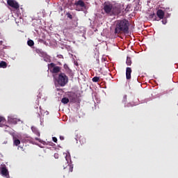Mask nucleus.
<instances>
[{
    "instance_id": "nucleus-1",
    "label": "nucleus",
    "mask_w": 178,
    "mask_h": 178,
    "mask_svg": "<svg viewBox=\"0 0 178 178\" xmlns=\"http://www.w3.org/2000/svg\"><path fill=\"white\" fill-rule=\"evenodd\" d=\"M103 10L108 14V15H120L122 13L121 7L118 4H113L112 3H104Z\"/></svg>"
},
{
    "instance_id": "nucleus-2",
    "label": "nucleus",
    "mask_w": 178,
    "mask_h": 178,
    "mask_svg": "<svg viewBox=\"0 0 178 178\" xmlns=\"http://www.w3.org/2000/svg\"><path fill=\"white\" fill-rule=\"evenodd\" d=\"M129 29V22L127 19H119L116 22V26L115 29V33H127Z\"/></svg>"
},
{
    "instance_id": "nucleus-3",
    "label": "nucleus",
    "mask_w": 178,
    "mask_h": 178,
    "mask_svg": "<svg viewBox=\"0 0 178 178\" xmlns=\"http://www.w3.org/2000/svg\"><path fill=\"white\" fill-rule=\"evenodd\" d=\"M56 81L60 86H65L69 82V77L65 72H60L56 79Z\"/></svg>"
},
{
    "instance_id": "nucleus-4",
    "label": "nucleus",
    "mask_w": 178,
    "mask_h": 178,
    "mask_svg": "<svg viewBox=\"0 0 178 178\" xmlns=\"http://www.w3.org/2000/svg\"><path fill=\"white\" fill-rule=\"evenodd\" d=\"M70 156L69 155H66L65 159H63L60 161V164L64 169H66L67 170L68 173H71L74 170V166L72 165H68L70 162Z\"/></svg>"
},
{
    "instance_id": "nucleus-5",
    "label": "nucleus",
    "mask_w": 178,
    "mask_h": 178,
    "mask_svg": "<svg viewBox=\"0 0 178 178\" xmlns=\"http://www.w3.org/2000/svg\"><path fill=\"white\" fill-rule=\"evenodd\" d=\"M156 15H157L159 19H158ZM156 15L154 13L153 14H152V17H154L155 21H160L161 19H163V18L165 17V11H163V10H157Z\"/></svg>"
},
{
    "instance_id": "nucleus-6",
    "label": "nucleus",
    "mask_w": 178,
    "mask_h": 178,
    "mask_svg": "<svg viewBox=\"0 0 178 178\" xmlns=\"http://www.w3.org/2000/svg\"><path fill=\"white\" fill-rule=\"evenodd\" d=\"M49 69L50 70L51 72L56 74L58 72H60L61 67L56 65L54 63H50V64H49Z\"/></svg>"
},
{
    "instance_id": "nucleus-7",
    "label": "nucleus",
    "mask_w": 178,
    "mask_h": 178,
    "mask_svg": "<svg viewBox=\"0 0 178 178\" xmlns=\"http://www.w3.org/2000/svg\"><path fill=\"white\" fill-rule=\"evenodd\" d=\"M7 3L13 8H15V10H19L20 6L16 0H7Z\"/></svg>"
},
{
    "instance_id": "nucleus-8",
    "label": "nucleus",
    "mask_w": 178,
    "mask_h": 178,
    "mask_svg": "<svg viewBox=\"0 0 178 178\" xmlns=\"http://www.w3.org/2000/svg\"><path fill=\"white\" fill-rule=\"evenodd\" d=\"M74 6H76V7H81V10H83V8H87V6L84 0L76 1L74 3Z\"/></svg>"
},
{
    "instance_id": "nucleus-9",
    "label": "nucleus",
    "mask_w": 178,
    "mask_h": 178,
    "mask_svg": "<svg viewBox=\"0 0 178 178\" xmlns=\"http://www.w3.org/2000/svg\"><path fill=\"white\" fill-rule=\"evenodd\" d=\"M131 73H132V70L131 67H127L126 69V77L127 79H131Z\"/></svg>"
},
{
    "instance_id": "nucleus-10",
    "label": "nucleus",
    "mask_w": 178,
    "mask_h": 178,
    "mask_svg": "<svg viewBox=\"0 0 178 178\" xmlns=\"http://www.w3.org/2000/svg\"><path fill=\"white\" fill-rule=\"evenodd\" d=\"M1 175L5 176V177H8V176H9V172L6 167L1 168Z\"/></svg>"
},
{
    "instance_id": "nucleus-11",
    "label": "nucleus",
    "mask_w": 178,
    "mask_h": 178,
    "mask_svg": "<svg viewBox=\"0 0 178 178\" xmlns=\"http://www.w3.org/2000/svg\"><path fill=\"white\" fill-rule=\"evenodd\" d=\"M31 130L34 134L38 136V137H40V132L38 131V128L36 127H31Z\"/></svg>"
},
{
    "instance_id": "nucleus-12",
    "label": "nucleus",
    "mask_w": 178,
    "mask_h": 178,
    "mask_svg": "<svg viewBox=\"0 0 178 178\" xmlns=\"http://www.w3.org/2000/svg\"><path fill=\"white\" fill-rule=\"evenodd\" d=\"M8 64L6 61H1L0 62V67L1 68H6Z\"/></svg>"
},
{
    "instance_id": "nucleus-13",
    "label": "nucleus",
    "mask_w": 178,
    "mask_h": 178,
    "mask_svg": "<svg viewBox=\"0 0 178 178\" xmlns=\"http://www.w3.org/2000/svg\"><path fill=\"white\" fill-rule=\"evenodd\" d=\"M62 103H64V104H67L70 102V99L68 97H63L61 99Z\"/></svg>"
},
{
    "instance_id": "nucleus-14",
    "label": "nucleus",
    "mask_w": 178,
    "mask_h": 178,
    "mask_svg": "<svg viewBox=\"0 0 178 178\" xmlns=\"http://www.w3.org/2000/svg\"><path fill=\"white\" fill-rule=\"evenodd\" d=\"M126 63H127V65H131L132 61H131V57H127V61H126Z\"/></svg>"
},
{
    "instance_id": "nucleus-15",
    "label": "nucleus",
    "mask_w": 178,
    "mask_h": 178,
    "mask_svg": "<svg viewBox=\"0 0 178 178\" xmlns=\"http://www.w3.org/2000/svg\"><path fill=\"white\" fill-rule=\"evenodd\" d=\"M6 118L3 117V115H0V127L1 126L2 122H5Z\"/></svg>"
},
{
    "instance_id": "nucleus-16",
    "label": "nucleus",
    "mask_w": 178,
    "mask_h": 178,
    "mask_svg": "<svg viewBox=\"0 0 178 178\" xmlns=\"http://www.w3.org/2000/svg\"><path fill=\"white\" fill-rule=\"evenodd\" d=\"M20 144V140L19 139H15L14 140V145H16V147H18Z\"/></svg>"
},
{
    "instance_id": "nucleus-17",
    "label": "nucleus",
    "mask_w": 178,
    "mask_h": 178,
    "mask_svg": "<svg viewBox=\"0 0 178 178\" xmlns=\"http://www.w3.org/2000/svg\"><path fill=\"white\" fill-rule=\"evenodd\" d=\"M28 45L29 46H34V42L33 40H32L31 39H30L29 40L27 41Z\"/></svg>"
},
{
    "instance_id": "nucleus-18",
    "label": "nucleus",
    "mask_w": 178,
    "mask_h": 178,
    "mask_svg": "<svg viewBox=\"0 0 178 178\" xmlns=\"http://www.w3.org/2000/svg\"><path fill=\"white\" fill-rule=\"evenodd\" d=\"M92 81L93 82H98L99 81V76H93Z\"/></svg>"
},
{
    "instance_id": "nucleus-19",
    "label": "nucleus",
    "mask_w": 178,
    "mask_h": 178,
    "mask_svg": "<svg viewBox=\"0 0 178 178\" xmlns=\"http://www.w3.org/2000/svg\"><path fill=\"white\" fill-rule=\"evenodd\" d=\"M10 122H12L13 124H17V120L16 118H11V119L10 120Z\"/></svg>"
},
{
    "instance_id": "nucleus-20",
    "label": "nucleus",
    "mask_w": 178,
    "mask_h": 178,
    "mask_svg": "<svg viewBox=\"0 0 178 178\" xmlns=\"http://www.w3.org/2000/svg\"><path fill=\"white\" fill-rule=\"evenodd\" d=\"M122 102L126 103L127 102V95H124L123 98H122Z\"/></svg>"
},
{
    "instance_id": "nucleus-21",
    "label": "nucleus",
    "mask_w": 178,
    "mask_h": 178,
    "mask_svg": "<svg viewBox=\"0 0 178 178\" xmlns=\"http://www.w3.org/2000/svg\"><path fill=\"white\" fill-rule=\"evenodd\" d=\"M66 15H67V18H70V19H72L73 17H72V15L70 13H67Z\"/></svg>"
},
{
    "instance_id": "nucleus-22",
    "label": "nucleus",
    "mask_w": 178,
    "mask_h": 178,
    "mask_svg": "<svg viewBox=\"0 0 178 178\" xmlns=\"http://www.w3.org/2000/svg\"><path fill=\"white\" fill-rule=\"evenodd\" d=\"M52 140L54 141V143H58V139H57L56 136H53Z\"/></svg>"
},
{
    "instance_id": "nucleus-23",
    "label": "nucleus",
    "mask_w": 178,
    "mask_h": 178,
    "mask_svg": "<svg viewBox=\"0 0 178 178\" xmlns=\"http://www.w3.org/2000/svg\"><path fill=\"white\" fill-rule=\"evenodd\" d=\"M54 158H55L56 159H58V158H59L58 154H54Z\"/></svg>"
},
{
    "instance_id": "nucleus-24",
    "label": "nucleus",
    "mask_w": 178,
    "mask_h": 178,
    "mask_svg": "<svg viewBox=\"0 0 178 178\" xmlns=\"http://www.w3.org/2000/svg\"><path fill=\"white\" fill-rule=\"evenodd\" d=\"M60 140H61V141H63V140H65V136H63V135H60Z\"/></svg>"
},
{
    "instance_id": "nucleus-25",
    "label": "nucleus",
    "mask_w": 178,
    "mask_h": 178,
    "mask_svg": "<svg viewBox=\"0 0 178 178\" xmlns=\"http://www.w3.org/2000/svg\"><path fill=\"white\" fill-rule=\"evenodd\" d=\"M167 22H168L167 19H164V18H163L162 22H163V24H167Z\"/></svg>"
},
{
    "instance_id": "nucleus-26",
    "label": "nucleus",
    "mask_w": 178,
    "mask_h": 178,
    "mask_svg": "<svg viewBox=\"0 0 178 178\" xmlns=\"http://www.w3.org/2000/svg\"><path fill=\"white\" fill-rule=\"evenodd\" d=\"M63 67H64V68H65V70L69 69V67H68L67 64H64Z\"/></svg>"
},
{
    "instance_id": "nucleus-27",
    "label": "nucleus",
    "mask_w": 178,
    "mask_h": 178,
    "mask_svg": "<svg viewBox=\"0 0 178 178\" xmlns=\"http://www.w3.org/2000/svg\"><path fill=\"white\" fill-rule=\"evenodd\" d=\"M35 140L36 141H39L40 138H35Z\"/></svg>"
},
{
    "instance_id": "nucleus-28",
    "label": "nucleus",
    "mask_w": 178,
    "mask_h": 178,
    "mask_svg": "<svg viewBox=\"0 0 178 178\" xmlns=\"http://www.w3.org/2000/svg\"><path fill=\"white\" fill-rule=\"evenodd\" d=\"M71 95H72V96H75V93H71Z\"/></svg>"
},
{
    "instance_id": "nucleus-29",
    "label": "nucleus",
    "mask_w": 178,
    "mask_h": 178,
    "mask_svg": "<svg viewBox=\"0 0 178 178\" xmlns=\"http://www.w3.org/2000/svg\"><path fill=\"white\" fill-rule=\"evenodd\" d=\"M131 103H128V104H127V106H131Z\"/></svg>"
},
{
    "instance_id": "nucleus-30",
    "label": "nucleus",
    "mask_w": 178,
    "mask_h": 178,
    "mask_svg": "<svg viewBox=\"0 0 178 178\" xmlns=\"http://www.w3.org/2000/svg\"><path fill=\"white\" fill-rule=\"evenodd\" d=\"M78 10H79V11H80V10H81V8H78Z\"/></svg>"
},
{
    "instance_id": "nucleus-31",
    "label": "nucleus",
    "mask_w": 178,
    "mask_h": 178,
    "mask_svg": "<svg viewBox=\"0 0 178 178\" xmlns=\"http://www.w3.org/2000/svg\"><path fill=\"white\" fill-rule=\"evenodd\" d=\"M60 89H58V88H57L56 90H59Z\"/></svg>"
}]
</instances>
